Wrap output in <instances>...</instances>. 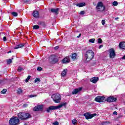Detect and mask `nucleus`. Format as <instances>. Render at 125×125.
Instances as JSON below:
<instances>
[{"label": "nucleus", "instance_id": "nucleus-1", "mask_svg": "<svg viewBox=\"0 0 125 125\" xmlns=\"http://www.w3.org/2000/svg\"><path fill=\"white\" fill-rule=\"evenodd\" d=\"M18 117L21 121H27V120L32 118V115L27 112H20L18 114Z\"/></svg>", "mask_w": 125, "mask_h": 125}, {"label": "nucleus", "instance_id": "nucleus-2", "mask_svg": "<svg viewBox=\"0 0 125 125\" xmlns=\"http://www.w3.org/2000/svg\"><path fill=\"white\" fill-rule=\"evenodd\" d=\"M84 56L86 62H88L94 57V52L92 50H88L86 51Z\"/></svg>", "mask_w": 125, "mask_h": 125}, {"label": "nucleus", "instance_id": "nucleus-3", "mask_svg": "<svg viewBox=\"0 0 125 125\" xmlns=\"http://www.w3.org/2000/svg\"><path fill=\"white\" fill-rule=\"evenodd\" d=\"M66 103H63L58 106H50L48 108H46V112L47 113H49L50 111L52 110H57V109H60V108H62L63 106H66Z\"/></svg>", "mask_w": 125, "mask_h": 125}, {"label": "nucleus", "instance_id": "nucleus-4", "mask_svg": "<svg viewBox=\"0 0 125 125\" xmlns=\"http://www.w3.org/2000/svg\"><path fill=\"white\" fill-rule=\"evenodd\" d=\"M106 9V7L103 4V2L100 1L98 2L96 6V9L97 10V12H103L104 10Z\"/></svg>", "mask_w": 125, "mask_h": 125}, {"label": "nucleus", "instance_id": "nucleus-5", "mask_svg": "<svg viewBox=\"0 0 125 125\" xmlns=\"http://www.w3.org/2000/svg\"><path fill=\"white\" fill-rule=\"evenodd\" d=\"M20 123V120H19V118L16 117H12L9 121V124L10 125H18Z\"/></svg>", "mask_w": 125, "mask_h": 125}, {"label": "nucleus", "instance_id": "nucleus-6", "mask_svg": "<svg viewBox=\"0 0 125 125\" xmlns=\"http://www.w3.org/2000/svg\"><path fill=\"white\" fill-rule=\"evenodd\" d=\"M51 97L55 103H59L61 100V96L60 94H54Z\"/></svg>", "mask_w": 125, "mask_h": 125}, {"label": "nucleus", "instance_id": "nucleus-7", "mask_svg": "<svg viewBox=\"0 0 125 125\" xmlns=\"http://www.w3.org/2000/svg\"><path fill=\"white\" fill-rule=\"evenodd\" d=\"M108 52L109 53L110 58H115V57H116V52H115V50L114 49V48H112L110 49H109Z\"/></svg>", "mask_w": 125, "mask_h": 125}, {"label": "nucleus", "instance_id": "nucleus-8", "mask_svg": "<svg viewBox=\"0 0 125 125\" xmlns=\"http://www.w3.org/2000/svg\"><path fill=\"white\" fill-rule=\"evenodd\" d=\"M96 113H94L93 114H90L88 113H86L84 114V116H85V118L86 119V120H89V119H92L93 117H95V116H97Z\"/></svg>", "mask_w": 125, "mask_h": 125}, {"label": "nucleus", "instance_id": "nucleus-9", "mask_svg": "<svg viewBox=\"0 0 125 125\" xmlns=\"http://www.w3.org/2000/svg\"><path fill=\"white\" fill-rule=\"evenodd\" d=\"M95 101L99 103L104 102L105 101V97L98 96L95 98Z\"/></svg>", "mask_w": 125, "mask_h": 125}, {"label": "nucleus", "instance_id": "nucleus-10", "mask_svg": "<svg viewBox=\"0 0 125 125\" xmlns=\"http://www.w3.org/2000/svg\"><path fill=\"white\" fill-rule=\"evenodd\" d=\"M50 59H51L52 64H55V63H57V62L58 61L57 57L54 55H52L50 57Z\"/></svg>", "mask_w": 125, "mask_h": 125}, {"label": "nucleus", "instance_id": "nucleus-11", "mask_svg": "<svg viewBox=\"0 0 125 125\" xmlns=\"http://www.w3.org/2000/svg\"><path fill=\"white\" fill-rule=\"evenodd\" d=\"M106 101L109 103L115 102V101H117V99L116 98H114L113 96H110L107 98Z\"/></svg>", "mask_w": 125, "mask_h": 125}, {"label": "nucleus", "instance_id": "nucleus-12", "mask_svg": "<svg viewBox=\"0 0 125 125\" xmlns=\"http://www.w3.org/2000/svg\"><path fill=\"white\" fill-rule=\"evenodd\" d=\"M42 105H37L33 108V110L35 111V112H38V111H42Z\"/></svg>", "mask_w": 125, "mask_h": 125}, {"label": "nucleus", "instance_id": "nucleus-13", "mask_svg": "<svg viewBox=\"0 0 125 125\" xmlns=\"http://www.w3.org/2000/svg\"><path fill=\"white\" fill-rule=\"evenodd\" d=\"M33 16L35 18H39L40 17V13L38 11H34L33 13Z\"/></svg>", "mask_w": 125, "mask_h": 125}, {"label": "nucleus", "instance_id": "nucleus-14", "mask_svg": "<svg viewBox=\"0 0 125 125\" xmlns=\"http://www.w3.org/2000/svg\"><path fill=\"white\" fill-rule=\"evenodd\" d=\"M119 47L120 49H125V42H122L119 43Z\"/></svg>", "mask_w": 125, "mask_h": 125}, {"label": "nucleus", "instance_id": "nucleus-15", "mask_svg": "<svg viewBox=\"0 0 125 125\" xmlns=\"http://www.w3.org/2000/svg\"><path fill=\"white\" fill-rule=\"evenodd\" d=\"M70 62V58L69 57H67L62 60V63L63 64H67Z\"/></svg>", "mask_w": 125, "mask_h": 125}, {"label": "nucleus", "instance_id": "nucleus-16", "mask_svg": "<svg viewBox=\"0 0 125 125\" xmlns=\"http://www.w3.org/2000/svg\"><path fill=\"white\" fill-rule=\"evenodd\" d=\"M90 81L91 83H96L97 82H98V77H93Z\"/></svg>", "mask_w": 125, "mask_h": 125}, {"label": "nucleus", "instance_id": "nucleus-17", "mask_svg": "<svg viewBox=\"0 0 125 125\" xmlns=\"http://www.w3.org/2000/svg\"><path fill=\"white\" fill-rule=\"evenodd\" d=\"M83 89V88L80 87L78 89H74L73 91L72 92V94H77L79 91H81Z\"/></svg>", "mask_w": 125, "mask_h": 125}, {"label": "nucleus", "instance_id": "nucleus-18", "mask_svg": "<svg viewBox=\"0 0 125 125\" xmlns=\"http://www.w3.org/2000/svg\"><path fill=\"white\" fill-rule=\"evenodd\" d=\"M76 6H78V7H83V6H85V2H81L76 4Z\"/></svg>", "mask_w": 125, "mask_h": 125}, {"label": "nucleus", "instance_id": "nucleus-19", "mask_svg": "<svg viewBox=\"0 0 125 125\" xmlns=\"http://www.w3.org/2000/svg\"><path fill=\"white\" fill-rule=\"evenodd\" d=\"M24 44H20L18 45H16L15 47H14V49H18V48H22V47H24Z\"/></svg>", "mask_w": 125, "mask_h": 125}, {"label": "nucleus", "instance_id": "nucleus-20", "mask_svg": "<svg viewBox=\"0 0 125 125\" xmlns=\"http://www.w3.org/2000/svg\"><path fill=\"white\" fill-rule=\"evenodd\" d=\"M58 10H59V8H52L51 9V12H52V13H55V14H58Z\"/></svg>", "mask_w": 125, "mask_h": 125}, {"label": "nucleus", "instance_id": "nucleus-21", "mask_svg": "<svg viewBox=\"0 0 125 125\" xmlns=\"http://www.w3.org/2000/svg\"><path fill=\"white\" fill-rule=\"evenodd\" d=\"M67 72H68V70L67 69H64L62 72V77H65Z\"/></svg>", "mask_w": 125, "mask_h": 125}, {"label": "nucleus", "instance_id": "nucleus-22", "mask_svg": "<svg viewBox=\"0 0 125 125\" xmlns=\"http://www.w3.org/2000/svg\"><path fill=\"white\" fill-rule=\"evenodd\" d=\"M12 60H13V58L11 59L7 60V64L10 65V64H11V63H12Z\"/></svg>", "mask_w": 125, "mask_h": 125}, {"label": "nucleus", "instance_id": "nucleus-23", "mask_svg": "<svg viewBox=\"0 0 125 125\" xmlns=\"http://www.w3.org/2000/svg\"><path fill=\"white\" fill-rule=\"evenodd\" d=\"M77 54L76 53H74L72 55L71 58L72 59H73V60H75V59H76V58H77Z\"/></svg>", "mask_w": 125, "mask_h": 125}, {"label": "nucleus", "instance_id": "nucleus-24", "mask_svg": "<svg viewBox=\"0 0 125 125\" xmlns=\"http://www.w3.org/2000/svg\"><path fill=\"white\" fill-rule=\"evenodd\" d=\"M12 15L13 16H14L15 17H16L17 16H18V14L16 12H13L11 13Z\"/></svg>", "mask_w": 125, "mask_h": 125}, {"label": "nucleus", "instance_id": "nucleus-25", "mask_svg": "<svg viewBox=\"0 0 125 125\" xmlns=\"http://www.w3.org/2000/svg\"><path fill=\"white\" fill-rule=\"evenodd\" d=\"M23 92V90L19 88L17 91L18 94H21Z\"/></svg>", "mask_w": 125, "mask_h": 125}, {"label": "nucleus", "instance_id": "nucleus-26", "mask_svg": "<svg viewBox=\"0 0 125 125\" xmlns=\"http://www.w3.org/2000/svg\"><path fill=\"white\" fill-rule=\"evenodd\" d=\"M34 30H38V29H40V26L38 25H35L33 26Z\"/></svg>", "mask_w": 125, "mask_h": 125}, {"label": "nucleus", "instance_id": "nucleus-27", "mask_svg": "<svg viewBox=\"0 0 125 125\" xmlns=\"http://www.w3.org/2000/svg\"><path fill=\"white\" fill-rule=\"evenodd\" d=\"M94 42H95V39H91L89 40V42H91L92 43H94Z\"/></svg>", "mask_w": 125, "mask_h": 125}, {"label": "nucleus", "instance_id": "nucleus-28", "mask_svg": "<svg viewBox=\"0 0 125 125\" xmlns=\"http://www.w3.org/2000/svg\"><path fill=\"white\" fill-rule=\"evenodd\" d=\"M23 68L21 66H19L18 68V72H21V71H23Z\"/></svg>", "mask_w": 125, "mask_h": 125}, {"label": "nucleus", "instance_id": "nucleus-29", "mask_svg": "<svg viewBox=\"0 0 125 125\" xmlns=\"http://www.w3.org/2000/svg\"><path fill=\"white\" fill-rule=\"evenodd\" d=\"M30 79H31V76L29 75L27 79L25 80V83H28Z\"/></svg>", "mask_w": 125, "mask_h": 125}, {"label": "nucleus", "instance_id": "nucleus-30", "mask_svg": "<svg viewBox=\"0 0 125 125\" xmlns=\"http://www.w3.org/2000/svg\"><path fill=\"white\" fill-rule=\"evenodd\" d=\"M78 123V121H77L76 119H73L72 120V124L73 125H76Z\"/></svg>", "mask_w": 125, "mask_h": 125}, {"label": "nucleus", "instance_id": "nucleus-31", "mask_svg": "<svg viewBox=\"0 0 125 125\" xmlns=\"http://www.w3.org/2000/svg\"><path fill=\"white\" fill-rule=\"evenodd\" d=\"M112 4L114 5V6H117V5H118V2L114 1L113 2Z\"/></svg>", "mask_w": 125, "mask_h": 125}, {"label": "nucleus", "instance_id": "nucleus-32", "mask_svg": "<svg viewBox=\"0 0 125 125\" xmlns=\"http://www.w3.org/2000/svg\"><path fill=\"white\" fill-rule=\"evenodd\" d=\"M98 43H102V39L101 38L98 39Z\"/></svg>", "mask_w": 125, "mask_h": 125}, {"label": "nucleus", "instance_id": "nucleus-33", "mask_svg": "<svg viewBox=\"0 0 125 125\" xmlns=\"http://www.w3.org/2000/svg\"><path fill=\"white\" fill-rule=\"evenodd\" d=\"M6 91H7V90H6V89H3L2 91H1V93L3 94H5Z\"/></svg>", "mask_w": 125, "mask_h": 125}, {"label": "nucleus", "instance_id": "nucleus-34", "mask_svg": "<svg viewBox=\"0 0 125 125\" xmlns=\"http://www.w3.org/2000/svg\"><path fill=\"white\" fill-rule=\"evenodd\" d=\"M37 82H41V80L40 79V78H36L35 81H34V83H37Z\"/></svg>", "mask_w": 125, "mask_h": 125}, {"label": "nucleus", "instance_id": "nucleus-35", "mask_svg": "<svg viewBox=\"0 0 125 125\" xmlns=\"http://www.w3.org/2000/svg\"><path fill=\"white\" fill-rule=\"evenodd\" d=\"M37 95H29V97L30 98H32L33 97H36Z\"/></svg>", "mask_w": 125, "mask_h": 125}, {"label": "nucleus", "instance_id": "nucleus-36", "mask_svg": "<svg viewBox=\"0 0 125 125\" xmlns=\"http://www.w3.org/2000/svg\"><path fill=\"white\" fill-rule=\"evenodd\" d=\"M42 68L41 67H39L37 68V71H42Z\"/></svg>", "mask_w": 125, "mask_h": 125}, {"label": "nucleus", "instance_id": "nucleus-37", "mask_svg": "<svg viewBox=\"0 0 125 125\" xmlns=\"http://www.w3.org/2000/svg\"><path fill=\"white\" fill-rule=\"evenodd\" d=\"M80 14L81 15H83V14H84V11H82L80 12Z\"/></svg>", "mask_w": 125, "mask_h": 125}, {"label": "nucleus", "instance_id": "nucleus-38", "mask_svg": "<svg viewBox=\"0 0 125 125\" xmlns=\"http://www.w3.org/2000/svg\"><path fill=\"white\" fill-rule=\"evenodd\" d=\"M102 23L103 25H105V20H103L102 21Z\"/></svg>", "mask_w": 125, "mask_h": 125}, {"label": "nucleus", "instance_id": "nucleus-39", "mask_svg": "<svg viewBox=\"0 0 125 125\" xmlns=\"http://www.w3.org/2000/svg\"><path fill=\"white\" fill-rule=\"evenodd\" d=\"M3 42H6V37L5 36L3 38Z\"/></svg>", "mask_w": 125, "mask_h": 125}, {"label": "nucleus", "instance_id": "nucleus-40", "mask_svg": "<svg viewBox=\"0 0 125 125\" xmlns=\"http://www.w3.org/2000/svg\"><path fill=\"white\" fill-rule=\"evenodd\" d=\"M54 125H59V123H58V122H56L54 123H53Z\"/></svg>", "mask_w": 125, "mask_h": 125}, {"label": "nucleus", "instance_id": "nucleus-41", "mask_svg": "<svg viewBox=\"0 0 125 125\" xmlns=\"http://www.w3.org/2000/svg\"><path fill=\"white\" fill-rule=\"evenodd\" d=\"M58 48H59V46H56V47H54V49L55 50L58 49Z\"/></svg>", "mask_w": 125, "mask_h": 125}, {"label": "nucleus", "instance_id": "nucleus-42", "mask_svg": "<svg viewBox=\"0 0 125 125\" xmlns=\"http://www.w3.org/2000/svg\"><path fill=\"white\" fill-rule=\"evenodd\" d=\"M39 25H44V23L43 22H40Z\"/></svg>", "mask_w": 125, "mask_h": 125}, {"label": "nucleus", "instance_id": "nucleus-43", "mask_svg": "<svg viewBox=\"0 0 125 125\" xmlns=\"http://www.w3.org/2000/svg\"><path fill=\"white\" fill-rule=\"evenodd\" d=\"M113 115H116V116H117V115H118V112H117V111H114L113 112Z\"/></svg>", "mask_w": 125, "mask_h": 125}, {"label": "nucleus", "instance_id": "nucleus-44", "mask_svg": "<svg viewBox=\"0 0 125 125\" xmlns=\"http://www.w3.org/2000/svg\"><path fill=\"white\" fill-rule=\"evenodd\" d=\"M101 47H103V45H101L99 46V49H100V48H101Z\"/></svg>", "mask_w": 125, "mask_h": 125}, {"label": "nucleus", "instance_id": "nucleus-45", "mask_svg": "<svg viewBox=\"0 0 125 125\" xmlns=\"http://www.w3.org/2000/svg\"><path fill=\"white\" fill-rule=\"evenodd\" d=\"M27 106H28V105L26 104H23V107H27Z\"/></svg>", "mask_w": 125, "mask_h": 125}, {"label": "nucleus", "instance_id": "nucleus-46", "mask_svg": "<svg viewBox=\"0 0 125 125\" xmlns=\"http://www.w3.org/2000/svg\"><path fill=\"white\" fill-rule=\"evenodd\" d=\"M81 36H82V34H79V36H77V38H80Z\"/></svg>", "mask_w": 125, "mask_h": 125}, {"label": "nucleus", "instance_id": "nucleus-47", "mask_svg": "<svg viewBox=\"0 0 125 125\" xmlns=\"http://www.w3.org/2000/svg\"><path fill=\"white\" fill-rule=\"evenodd\" d=\"M122 59H125V55H124V56L122 57Z\"/></svg>", "mask_w": 125, "mask_h": 125}, {"label": "nucleus", "instance_id": "nucleus-48", "mask_svg": "<svg viewBox=\"0 0 125 125\" xmlns=\"http://www.w3.org/2000/svg\"><path fill=\"white\" fill-rule=\"evenodd\" d=\"M7 53H11V51H9Z\"/></svg>", "mask_w": 125, "mask_h": 125}, {"label": "nucleus", "instance_id": "nucleus-49", "mask_svg": "<svg viewBox=\"0 0 125 125\" xmlns=\"http://www.w3.org/2000/svg\"><path fill=\"white\" fill-rule=\"evenodd\" d=\"M118 19H119V18L118 17L115 18V20H118Z\"/></svg>", "mask_w": 125, "mask_h": 125}, {"label": "nucleus", "instance_id": "nucleus-50", "mask_svg": "<svg viewBox=\"0 0 125 125\" xmlns=\"http://www.w3.org/2000/svg\"><path fill=\"white\" fill-rule=\"evenodd\" d=\"M24 125H27V124H24Z\"/></svg>", "mask_w": 125, "mask_h": 125}]
</instances>
